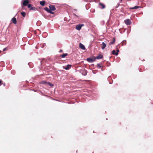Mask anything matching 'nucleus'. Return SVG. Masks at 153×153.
Returning <instances> with one entry per match:
<instances>
[{"label": "nucleus", "instance_id": "obj_1", "mask_svg": "<svg viewBox=\"0 0 153 153\" xmlns=\"http://www.w3.org/2000/svg\"><path fill=\"white\" fill-rule=\"evenodd\" d=\"M49 9L47 7H45L44 8V10H46L48 12L51 14H54V13L52 11L56 10V8L55 6L52 5H51L49 6Z\"/></svg>", "mask_w": 153, "mask_h": 153}, {"label": "nucleus", "instance_id": "obj_2", "mask_svg": "<svg viewBox=\"0 0 153 153\" xmlns=\"http://www.w3.org/2000/svg\"><path fill=\"white\" fill-rule=\"evenodd\" d=\"M87 60L89 62H93L95 61V58L94 56L93 58H87Z\"/></svg>", "mask_w": 153, "mask_h": 153}, {"label": "nucleus", "instance_id": "obj_3", "mask_svg": "<svg viewBox=\"0 0 153 153\" xmlns=\"http://www.w3.org/2000/svg\"><path fill=\"white\" fill-rule=\"evenodd\" d=\"M23 4L22 5H22L24 6H26L29 3V0H23Z\"/></svg>", "mask_w": 153, "mask_h": 153}, {"label": "nucleus", "instance_id": "obj_4", "mask_svg": "<svg viewBox=\"0 0 153 153\" xmlns=\"http://www.w3.org/2000/svg\"><path fill=\"white\" fill-rule=\"evenodd\" d=\"M124 22L127 25H130L131 24V22L129 19H127L124 21Z\"/></svg>", "mask_w": 153, "mask_h": 153}, {"label": "nucleus", "instance_id": "obj_5", "mask_svg": "<svg viewBox=\"0 0 153 153\" xmlns=\"http://www.w3.org/2000/svg\"><path fill=\"white\" fill-rule=\"evenodd\" d=\"M84 25L83 24H79L76 26V28L77 30H79L81 29L82 27Z\"/></svg>", "mask_w": 153, "mask_h": 153}, {"label": "nucleus", "instance_id": "obj_6", "mask_svg": "<svg viewBox=\"0 0 153 153\" xmlns=\"http://www.w3.org/2000/svg\"><path fill=\"white\" fill-rule=\"evenodd\" d=\"M103 57V56L101 54H99L97 56L95 57V59H102Z\"/></svg>", "mask_w": 153, "mask_h": 153}, {"label": "nucleus", "instance_id": "obj_7", "mask_svg": "<svg viewBox=\"0 0 153 153\" xmlns=\"http://www.w3.org/2000/svg\"><path fill=\"white\" fill-rule=\"evenodd\" d=\"M79 47L82 50H85V47L81 43H80L79 44Z\"/></svg>", "mask_w": 153, "mask_h": 153}, {"label": "nucleus", "instance_id": "obj_8", "mask_svg": "<svg viewBox=\"0 0 153 153\" xmlns=\"http://www.w3.org/2000/svg\"><path fill=\"white\" fill-rule=\"evenodd\" d=\"M141 7H140V6H135L134 7H130V8H129V9H138V8H140Z\"/></svg>", "mask_w": 153, "mask_h": 153}, {"label": "nucleus", "instance_id": "obj_9", "mask_svg": "<svg viewBox=\"0 0 153 153\" xmlns=\"http://www.w3.org/2000/svg\"><path fill=\"white\" fill-rule=\"evenodd\" d=\"M12 22L15 24H16L17 23V21L15 17H13L12 19Z\"/></svg>", "mask_w": 153, "mask_h": 153}, {"label": "nucleus", "instance_id": "obj_10", "mask_svg": "<svg viewBox=\"0 0 153 153\" xmlns=\"http://www.w3.org/2000/svg\"><path fill=\"white\" fill-rule=\"evenodd\" d=\"M102 46L101 47V48L103 50L106 47V45L104 42H102Z\"/></svg>", "mask_w": 153, "mask_h": 153}, {"label": "nucleus", "instance_id": "obj_11", "mask_svg": "<svg viewBox=\"0 0 153 153\" xmlns=\"http://www.w3.org/2000/svg\"><path fill=\"white\" fill-rule=\"evenodd\" d=\"M115 42V38H113L112 41L109 43V45H111L114 44Z\"/></svg>", "mask_w": 153, "mask_h": 153}, {"label": "nucleus", "instance_id": "obj_12", "mask_svg": "<svg viewBox=\"0 0 153 153\" xmlns=\"http://www.w3.org/2000/svg\"><path fill=\"white\" fill-rule=\"evenodd\" d=\"M112 53L113 55H115L116 56H117L118 54L117 52H116V51L115 50H113L112 51Z\"/></svg>", "mask_w": 153, "mask_h": 153}, {"label": "nucleus", "instance_id": "obj_13", "mask_svg": "<svg viewBox=\"0 0 153 153\" xmlns=\"http://www.w3.org/2000/svg\"><path fill=\"white\" fill-rule=\"evenodd\" d=\"M45 2L44 1H43L40 2V4L42 6H44L45 5Z\"/></svg>", "mask_w": 153, "mask_h": 153}, {"label": "nucleus", "instance_id": "obj_14", "mask_svg": "<svg viewBox=\"0 0 153 153\" xmlns=\"http://www.w3.org/2000/svg\"><path fill=\"white\" fill-rule=\"evenodd\" d=\"M21 15L22 16L24 17H25L26 16V14L24 12H22L21 13Z\"/></svg>", "mask_w": 153, "mask_h": 153}, {"label": "nucleus", "instance_id": "obj_15", "mask_svg": "<svg viewBox=\"0 0 153 153\" xmlns=\"http://www.w3.org/2000/svg\"><path fill=\"white\" fill-rule=\"evenodd\" d=\"M71 67V65H67V67H65V69L66 70H68L69 69V68Z\"/></svg>", "mask_w": 153, "mask_h": 153}, {"label": "nucleus", "instance_id": "obj_16", "mask_svg": "<svg viewBox=\"0 0 153 153\" xmlns=\"http://www.w3.org/2000/svg\"><path fill=\"white\" fill-rule=\"evenodd\" d=\"M68 54L67 53H65V54H63L61 56L62 57V58H64L65 57V56H67L68 55Z\"/></svg>", "mask_w": 153, "mask_h": 153}, {"label": "nucleus", "instance_id": "obj_17", "mask_svg": "<svg viewBox=\"0 0 153 153\" xmlns=\"http://www.w3.org/2000/svg\"><path fill=\"white\" fill-rule=\"evenodd\" d=\"M97 67H98L99 68H102V66L100 64H97Z\"/></svg>", "mask_w": 153, "mask_h": 153}, {"label": "nucleus", "instance_id": "obj_18", "mask_svg": "<svg viewBox=\"0 0 153 153\" xmlns=\"http://www.w3.org/2000/svg\"><path fill=\"white\" fill-rule=\"evenodd\" d=\"M100 5L102 6L101 8L102 9L104 8L105 7V5L102 3H100Z\"/></svg>", "mask_w": 153, "mask_h": 153}, {"label": "nucleus", "instance_id": "obj_19", "mask_svg": "<svg viewBox=\"0 0 153 153\" xmlns=\"http://www.w3.org/2000/svg\"><path fill=\"white\" fill-rule=\"evenodd\" d=\"M37 10V9L36 7H32L30 8V10H33L34 11H35Z\"/></svg>", "mask_w": 153, "mask_h": 153}, {"label": "nucleus", "instance_id": "obj_20", "mask_svg": "<svg viewBox=\"0 0 153 153\" xmlns=\"http://www.w3.org/2000/svg\"><path fill=\"white\" fill-rule=\"evenodd\" d=\"M28 7L30 9V8L32 7V5L31 4H28L27 5Z\"/></svg>", "mask_w": 153, "mask_h": 153}, {"label": "nucleus", "instance_id": "obj_21", "mask_svg": "<svg viewBox=\"0 0 153 153\" xmlns=\"http://www.w3.org/2000/svg\"><path fill=\"white\" fill-rule=\"evenodd\" d=\"M47 84L49 85L50 86H52V87L53 86V84L51 83L50 82H48Z\"/></svg>", "mask_w": 153, "mask_h": 153}, {"label": "nucleus", "instance_id": "obj_22", "mask_svg": "<svg viewBox=\"0 0 153 153\" xmlns=\"http://www.w3.org/2000/svg\"><path fill=\"white\" fill-rule=\"evenodd\" d=\"M48 82L45 81H43L41 83L43 84H47Z\"/></svg>", "mask_w": 153, "mask_h": 153}, {"label": "nucleus", "instance_id": "obj_23", "mask_svg": "<svg viewBox=\"0 0 153 153\" xmlns=\"http://www.w3.org/2000/svg\"><path fill=\"white\" fill-rule=\"evenodd\" d=\"M2 81L0 80V86H1V85L3 83H2Z\"/></svg>", "mask_w": 153, "mask_h": 153}, {"label": "nucleus", "instance_id": "obj_24", "mask_svg": "<svg viewBox=\"0 0 153 153\" xmlns=\"http://www.w3.org/2000/svg\"><path fill=\"white\" fill-rule=\"evenodd\" d=\"M116 51V52H117V53H118V52H119V50L118 49H117V50Z\"/></svg>", "mask_w": 153, "mask_h": 153}, {"label": "nucleus", "instance_id": "obj_25", "mask_svg": "<svg viewBox=\"0 0 153 153\" xmlns=\"http://www.w3.org/2000/svg\"><path fill=\"white\" fill-rule=\"evenodd\" d=\"M84 71H85V73L84 74V75H86V71L85 70H84Z\"/></svg>", "mask_w": 153, "mask_h": 153}, {"label": "nucleus", "instance_id": "obj_26", "mask_svg": "<svg viewBox=\"0 0 153 153\" xmlns=\"http://www.w3.org/2000/svg\"><path fill=\"white\" fill-rule=\"evenodd\" d=\"M5 50H6V49H5V48H4V49H3V51H5Z\"/></svg>", "mask_w": 153, "mask_h": 153}, {"label": "nucleus", "instance_id": "obj_27", "mask_svg": "<svg viewBox=\"0 0 153 153\" xmlns=\"http://www.w3.org/2000/svg\"><path fill=\"white\" fill-rule=\"evenodd\" d=\"M120 0L121 2L122 1V0Z\"/></svg>", "mask_w": 153, "mask_h": 153}, {"label": "nucleus", "instance_id": "obj_28", "mask_svg": "<svg viewBox=\"0 0 153 153\" xmlns=\"http://www.w3.org/2000/svg\"><path fill=\"white\" fill-rule=\"evenodd\" d=\"M75 15V16H77L75 14H74Z\"/></svg>", "mask_w": 153, "mask_h": 153}]
</instances>
